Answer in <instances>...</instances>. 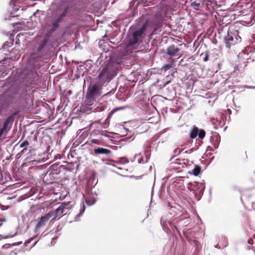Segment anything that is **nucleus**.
Listing matches in <instances>:
<instances>
[{"instance_id":"obj_1","label":"nucleus","mask_w":255,"mask_h":255,"mask_svg":"<svg viewBox=\"0 0 255 255\" xmlns=\"http://www.w3.org/2000/svg\"><path fill=\"white\" fill-rule=\"evenodd\" d=\"M245 26L241 23L236 22L231 28L222 27L218 29L220 38H222L227 48H231L242 41V36Z\"/></svg>"},{"instance_id":"obj_2","label":"nucleus","mask_w":255,"mask_h":255,"mask_svg":"<svg viewBox=\"0 0 255 255\" xmlns=\"http://www.w3.org/2000/svg\"><path fill=\"white\" fill-rule=\"evenodd\" d=\"M119 64L112 59L105 61L99 69V73L96 79L105 84L110 82L117 74Z\"/></svg>"},{"instance_id":"obj_3","label":"nucleus","mask_w":255,"mask_h":255,"mask_svg":"<svg viewBox=\"0 0 255 255\" xmlns=\"http://www.w3.org/2000/svg\"><path fill=\"white\" fill-rule=\"evenodd\" d=\"M146 27V24H143L140 29L133 32L131 36L129 37L128 42V46H133L137 44L140 39H142Z\"/></svg>"},{"instance_id":"obj_4","label":"nucleus","mask_w":255,"mask_h":255,"mask_svg":"<svg viewBox=\"0 0 255 255\" xmlns=\"http://www.w3.org/2000/svg\"><path fill=\"white\" fill-rule=\"evenodd\" d=\"M104 85V84L98 80L91 88H89L86 94V99L93 101L95 96L100 95L101 94V90Z\"/></svg>"},{"instance_id":"obj_5","label":"nucleus","mask_w":255,"mask_h":255,"mask_svg":"<svg viewBox=\"0 0 255 255\" xmlns=\"http://www.w3.org/2000/svg\"><path fill=\"white\" fill-rule=\"evenodd\" d=\"M70 207V202H62L59 207L54 211L49 212L51 217H53L52 220H56L57 218H60L64 215L66 210H69Z\"/></svg>"},{"instance_id":"obj_6","label":"nucleus","mask_w":255,"mask_h":255,"mask_svg":"<svg viewBox=\"0 0 255 255\" xmlns=\"http://www.w3.org/2000/svg\"><path fill=\"white\" fill-rule=\"evenodd\" d=\"M18 112L10 115L6 120L4 121L2 128L0 129V137L2 135H6L8 132L11 128L12 124L15 119V116L17 115Z\"/></svg>"},{"instance_id":"obj_7","label":"nucleus","mask_w":255,"mask_h":255,"mask_svg":"<svg viewBox=\"0 0 255 255\" xmlns=\"http://www.w3.org/2000/svg\"><path fill=\"white\" fill-rule=\"evenodd\" d=\"M52 218L50 214L48 213L42 216L38 219V222L35 226V230H38L42 227L45 226L49 220Z\"/></svg>"},{"instance_id":"obj_8","label":"nucleus","mask_w":255,"mask_h":255,"mask_svg":"<svg viewBox=\"0 0 255 255\" xmlns=\"http://www.w3.org/2000/svg\"><path fill=\"white\" fill-rule=\"evenodd\" d=\"M94 153L96 155L101 154L109 155L112 153V151L107 148L99 147L94 149Z\"/></svg>"},{"instance_id":"obj_9","label":"nucleus","mask_w":255,"mask_h":255,"mask_svg":"<svg viewBox=\"0 0 255 255\" xmlns=\"http://www.w3.org/2000/svg\"><path fill=\"white\" fill-rule=\"evenodd\" d=\"M180 51L179 48L176 47L174 45L169 46L167 49V54L170 56H174Z\"/></svg>"},{"instance_id":"obj_10","label":"nucleus","mask_w":255,"mask_h":255,"mask_svg":"<svg viewBox=\"0 0 255 255\" xmlns=\"http://www.w3.org/2000/svg\"><path fill=\"white\" fill-rule=\"evenodd\" d=\"M63 19L59 16L53 22L52 27L50 29L51 31L53 32L55 31L59 26L60 23L62 22Z\"/></svg>"},{"instance_id":"obj_11","label":"nucleus","mask_w":255,"mask_h":255,"mask_svg":"<svg viewBox=\"0 0 255 255\" xmlns=\"http://www.w3.org/2000/svg\"><path fill=\"white\" fill-rule=\"evenodd\" d=\"M191 6L196 10H198L200 7L201 0H191Z\"/></svg>"},{"instance_id":"obj_12","label":"nucleus","mask_w":255,"mask_h":255,"mask_svg":"<svg viewBox=\"0 0 255 255\" xmlns=\"http://www.w3.org/2000/svg\"><path fill=\"white\" fill-rule=\"evenodd\" d=\"M198 132H199L198 128L196 127H194L190 132V137L192 139L195 138L197 137V136L198 135Z\"/></svg>"},{"instance_id":"obj_13","label":"nucleus","mask_w":255,"mask_h":255,"mask_svg":"<svg viewBox=\"0 0 255 255\" xmlns=\"http://www.w3.org/2000/svg\"><path fill=\"white\" fill-rule=\"evenodd\" d=\"M201 172V168L198 165H195L193 170V174L195 176H198Z\"/></svg>"},{"instance_id":"obj_14","label":"nucleus","mask_w":255,"mask_h":255,"mask_svg":"<svg viewBox=\"0 0 255 255\" xmlns=\"http://www.w3.org/2000/svg\"><path fill=\"white\" fill-rule=\"evenodd\" d=\"M47 39H44L42 40V41L41 42L40 44H39V47H38V50H41L47 44Z\"/></svg>"},{"instance_id":"obj_15","label":"nucleus","mask_w":255,"mask_h":255,"mask_svg":"<svg viewBox=\"0 0 255 255\" xmlns=\"http://www.w3.org/2000/svg\"><path fill=\"white\" fill-rule=\"evenodd\" d=\"M201 57H202L203 60L204 62H206L209 59V52L208 51H206L204 53H202L200 55Z\"/></svg>"},{"instance_id":"obj_16","label":"nucleus","mask_w":255,"mask_h":255,"mask_svg":"<svg viewBox=\"0 0 255 255\" xmlns=\"http://www.w3.org/2000/svg\"><path fill=\"white\" fill-rule=\"evenodd\" d=\"M205 135H206V132L204 130L202 129H199L198 135L200 139H203L204 138V137L205 136Z\"/></svg>"},{"instance_id":"obj_17","label":"nucleus","mask_w":255,"mask_h":255,"mask_svg":"<svg viewBox=\"0 0 255 255\" xmlns=\"http://www.w3.org/2000/svg\"><path fill=\"white\" fill-rule=\"evenodd\" d=\"M68 7H65V8L64 9L63 11L62 12V13L61 14H60L59 16L60 17H61L62 19H63L64 18V17L66 16L67 13L68 12Z\"/></svg>"},{"instance_id":"obj_18","label":"nucleus","mask_w":255,"mask_h":255,"mask_svg":"<svg viewBox=\"0 0 255 255\" xmlns=\"http://www.w3.org/2000/svg\"><path fill=\"white\" fill-rule=\"evenodd\" d=\"M91 142L92 143L96 144L97 145H100V144H101V141L99 139H92L91 140Z\"/></svg>"},{"instance_id":"obj_19","label":"nucleus","mask_w":255,"mask_h":255,"mask_svg":"<svg viewBox=\"0 0 255 255\" xmlns=\"http://www.w3.org/2000/svg\"><path fill=\"white\" fill-rule=\"evenodd\" d=\"M86 202L87 204L89 205H93L95 202V200L94 199H91V200H86Z\"/></svg>"},{"instance_id":"obj_20","label":"nucleus","mask_w":255,"mask_h":255,"mask_svg":"<svg viewBox=\"0 0 255 255\" xmlns=\"http://www.w3.org/2000/svg\"><path fill=\"white\" fill-rule=\"evenodd\" d=\"M123 109H124V107H118V108H115L112 110V111L110 113V114L112 115L114 113H115L116 112L118 111V110H123Z\"/></svg>"},{"instance_id":"obj_21","label":"nucleus","mask_w":255,"mask_h":255,"mask_svg":"<svg viewBox=\"0 0 255 255\" xmlns=\"http://www.w3.org/2000/svg\"><path fill=\"white\" fill-rule=\"evenodd\" d=\"M28 144H29V142L27 140H25V141H24L23 142H22L20 144V147H23L24 146H27Z\"/></svg>"},{"instance_id":"obj_22","label":"nucleus","mask_w":255,"mask_h":255,"mask_svg":"<svg viewBox=\"0 0 255 255\" xmlns=\"http://www.w3.org/2000/svg\"><path fill=\"white\" fill-rule=\"evenodd\" d=\"M171 67V65L170 64H165L163 66L162 68L165 71L168 69H169Z\"/></svg>"},{"instance_id":"obj_23","label":"nucleus","mask_w":255,"mask_h":255,"mask_svg":"<svg viewBox=\"0 0 255 255\" xmlns=\"http://www.w3.org/2000/svg\"><path fill=\"white\" fill-rule=\"evenodd\" d=\"M11 247V245L9 244H6L2 246V249H7Z\"/></svg>"},{"instance_id":"obj_24","label":"nucleus","mask_w":255,"mask_h":255,"mask_svg":"<svg viewBox=\"0 0 255 255\" xmlns=\"http://www.w3.org/2000/svg\"><path fill=\"white\" fill-rule=\"evenodd\" d=\"M85 210V206L83 204L82 207L81 208V209L80 210L79 214H82L84 212Z\"/></svg>"},{"instance_id":"obj_25","label":"nucleus","mask_w":255,"mask_h":255,"mask_svg":"<svg viewBox=\"0 0 255 255\" xmlns=\"http://www.w3.org/2000/svg\"><path fill=\"white\" fill-rule=\"evenodd\" d=\"M27 90H25L24 91H23V98H24L25 99H26V97L27 96Z\"/></svg>"},{"instance_id":"obj_26","label":"nucleus","mask_w":255,"mask_h":255,"mask_svg":"<svg viewBox=\"0 0 255 255\" xmlns=\"http://www.w3.org/2000/svg\"><path fill=\"white\" fill-rule=\"evenodd\" d=\"M32 240H33L32 239H31L28 240L27 241H26L24 243V245L25 246H26L27 245V244H29Z\"/></svg>"},{"instance_id":"obj_27","label":"nucleus","mask_w":255,"mask_h":255,"mask_svg":"<svg viewBox=\"0 0 255 255\" xmlns=\"http://www.w3.org/2000/svg\"><path fill=\"white\" fill-rule=\"evenodd\" d=\"M161 223H162L163 226H164V222H163V220L162 218H161Z\"/></svg>"},{"instance_id":"obj_28","label":"nucleus","mask_w":255,"mask_h":255,"mask_svg":"<svg viewBox=\"0 0 255 255\" xmlns=\"http://www.w3.org/2000/svg\"><path fill=\"white\" fill-rule=\"evenodd\" d=\"M5 221V219H3L2 220H1V221L3 222V221Z\"/></svg>"},{"instance_id":"obj_29","label":"nucleus","mask_w":255,"mask_h":255,"mask_svg":"<svg viewBox=\"0 0 255 255\" xmlns=\"http://www.w3.org/2000/svg\"><path fill=\"white\" fill-rule=\"evenodd\" d=\"M1 239V235H0V240Z\"/></svg>"},{"instance_id":"obj_30","label":"nucleus","mask_w":255,"mask_h":255,"mask_svg":"<svg viewBox=\"0 0 255 255\" xmlns=\"http://www.w3.org/2000/svg\"><path fill=\"white\" fill-rule=\"evenodd\" d=\"M1 225H2V224H1V223H0V227Z\"/></svg>"}]
</instances>
